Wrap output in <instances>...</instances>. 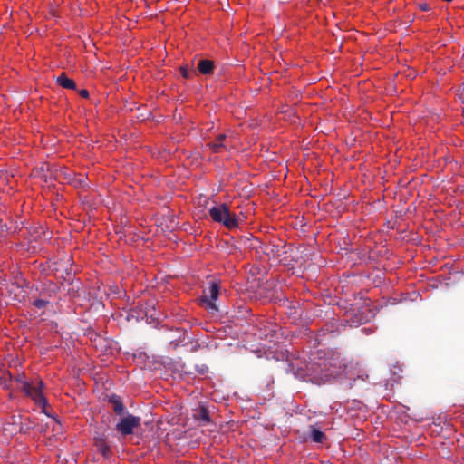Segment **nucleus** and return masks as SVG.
Wrapping results in <instances>:
<instances>
[{"instance_id":"nucleus-15","label":"nucleus","mask_w":464,"mask_h":464,"mask_svg":"<svg viewBox=\"0 0 464 464\" xmlns=\"http://www.w3.org/2000/svg\"><path fill=\"white\" fill-rule=\"evenodd\" d=\"M80 95L82 97V98H88L89 97V92L85 89H82L80 91Z\"/></svg>"},{"instance_id":"nucleus-7","label":"nucleus","mask_w":464,"mask_h":464,"mask_svg":"<svg viewBox=\"0 0 464 464\" xmlns=\"http://www.w3.org/2000/svg\"><path fill=\"white\" fill-rule=\"evenodd\" d=\"M214 62L208 59H200L198 61L197 69L201 74L209 75L214 72Z\"/></svg>"},{"instance_id":"nucleus-16","label":"nucleus","mask_w":464,"mask_h":464,"mask_svg":"<svg viewBox=\"0 0 464 464\" xmlns=\"http://www.w3.org/2000/svg\"><path fill=\"white\" fill-rule=\"evenodd\" d=\"M420 9H421L422 11H428V10H430V5H429L428 4H422V5H420Z\"/></svg>"},{"instance_id":"nucleus-9","label":"nucleus","mask_w":464,"mask_h":464,"mask_svg":"<svg viewBox=\"0 0 464 464\" xmlns=\"http://www.w3.org/2000/svg\"><path fill=\"white\" fill-rule=\"evenodd\" d=\"M56 82L65 89L75 90L76 83L72 79L67 77V75L63 72L56 78Z\"/></svg>"},{"instance_id":"nucleus-14","label":"nucleus","mask_w":464,"mask_h":464,"mask_svg":"<svg viewBox=\"0 0 464 464\" xmlns=\"http://www.w3.org/2000/svg\"><path fill=\"white\" fill-rule=\"evenodd\" d=\"M197 372L200 374H204L208 372V367L205 364L196 366Z\"/></svg>"},{"instance_id":"nucleus-5","label":"nucleus","mask_w":464,"mask_h":464,"mask_svg":"<svg viewBox=\"0 0 464 464\" xmlns=\"http://www.w3.org/2000/svg\"><path fill=\"white\" fill-rule=\"evenodd\" d=\"M93 444L104 459H109L112 455L111 448L107 441V435L104 431L96 430L94 432Z\"/></svg>"},{"instance_id":"nucleus-2","label":"nucleus","mask_w":464,"mask_h":464,"mask_svg":"<svg viewBox=\"0 0 464 464\" xmlns=\"http://www.w3.org/2000/svg\"><path fill=\"white\" fill-rule=\"evenodd\" d=\"M209 216L215 221L223 224L228 229L238 227V219L225 203L215 206L209 209Z\"/></svg>"},{"instance_id":"nucleus-10","label":"nucleus","mask_w":464,"mask_h":464,"mask_svg":"<svg viewBox=\"0 0 464 464\" xmlns=\"http://www.w3.org/2000/svg\"><path fill=\"white\" fill-rule=\"evenodd\" d=\"M109 401L112 404L113 411L116 414H118V415L123 414V412L125 411V406L122 403V401L119 396H117L115 394L111 395L109 399Z\"/></svg>"},{"instance_id":"nucleus-11","label":"nucleus","mask_w":464,"mask_h":464,"mask_svg":"<svg viewBox=\"0 0 464 464\" xmlns=\"http://www.w3.org/2000/svg\"><path fill=\"white\" fill-rule=\"evenodd\" d=\"M226 135L225 134H218L215 140L212 142H209L208 146L210 147V149L213 150V152H219L222 148H225L224 141L226 140Z\"/></svg>"},{"instance_id":"nucleus-12","label":"nucleus","mask_w":464,"mask_h":464,"mask_svg":"<svg viewBox=\"0 0 464 464\" xmlns=\"http://www.w3.org/2000/svg\"><path fill=\"white\" fill-rule=\"evenodd\" d=\"M311 439L313 441L321 443L325 439V435L323 431L317 429L315 426H311Z\"/></svg>"},{"instance_id":"nucleus-3","label":"nucleus","mask_w":464,"mask_h":464,"mask_svg":"<svg viewBox=\"0 0 464 464\" xmlns=\"http://www.w3.org/2000/svg\"><path fill=\"white\" fill-rule=\"evenodd\" d=\"M219 291V284L216 281H212L210 282L208 288L203 291V295L199 299L200 305L212 314L218 312L216 301L218 298Z\"/></svg>"},{"instance_id":"nucleus-13","label":"nucleus","mask_w":464,"mask_h":464,"mask_svg":"<svg viewBox=\"0 0 464 464\" xmlns=\"http://www.w3.org/2000/svg\"><path fill=\"white\" fill-rule=\"evenodd\" d=\"M180 72L182 76L186 79L191 78L193 75H196V71L193 69H189L188 65L180 67Z\"/></svg>"},{"instance_id":"nucleus-6","label":"nucleus","mask_w":464,"mask_h":464,"mask_svg":"<svg viewBox=\"0 0 464 464\" xmlns=\"http://www.w3.org/2000/svg\"><path fill=\"white\" fill-rule=\"evenodd\" d=\"M56 290V285L50 282L48 284V288L46 289V291L43 290V292L41 293V297L34 300L33 304L38 309L46 307L50 304V298L52 297V294L55 295Z\"/></svg>"},{"instance_id":"nucleus-8","label":"nucleus","mask_w":464,"mask_h":464,"mask_svg":"<svg viewBox=\"0 0 464 464\" xmlns=\"http://www.w3.org/2000/svg\"><path fill=\"white\" fill-rule=\"evenodd\" d=\"M193 417L205 424L210 422L208 409L203 404L194 411Z\"/></svg>"},{"instance_id":"nucleus-4","label":"nucleus","mask_w":464,"mask_h":464,"mask_svg":"<svg viewBox=\"0 0 464 464\" xmlns=\"http://www.w3.org/2000/svg\"><path fill=\"white\" fill-rule=\"evenodd\" d=\"M140 421L141 419L140 417L129 414L116 424V430L122 436L132 434L134 429L140 425Z\"/></svg>"},{"instance_id":"nucleus-1","label":"nucleus","mask_w":464,"mask_h":464,"mask_svg":"<svg viewBox=\"0 0 464 464\" xmlns=\"http://www.w3.org/2000/svg\"><path fill=\"white\" fill-rule=\"evenodd\" d=\"M15 380L22 384L21 388H22L23 392L27 396L31 397L36 404L43 407V412L47 414L44 410L47 405V401L44 398V396L43 395V392H42V389L44 386L43 381H41V380L36 381L35 383L34 382H27L25 381V376L24 373L18 374L15 377Z\"/></svg>"}]
</instances>
